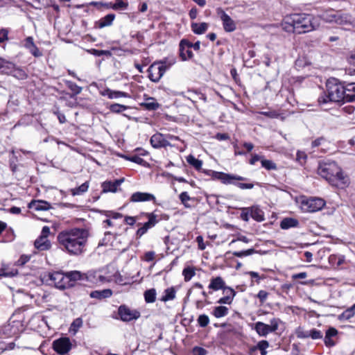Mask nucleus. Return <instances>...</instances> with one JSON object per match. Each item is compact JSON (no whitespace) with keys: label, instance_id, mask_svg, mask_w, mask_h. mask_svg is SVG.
Wrapping results in <instances>:
<instances>
[{"label":"nucleus","instance_id":"obj_1","mask_svg":"<svg viewBox=\"0 0 355 355\" xmlns=\"http://www.w3.org/2000/svg\"><path fill=\"white\" fill-rule=\"evenodd\" d=\"M327 92L318 98V104L322 106L331 102H354L355 101V83H349L343 85L340 83L328 81Z\"/></svg>","mask_w":355,"mask_h":355},{"label":"nucleus","instance_id":"obj_2","mask_svg":"<svg viewBox=\"0 0 355 355\" xmlns=\"http://www.w3.org/2000/svg\"><path fill=\"white\" fill-rule=\"evenodd\" d=\"M283 29L288 33L303 34L319 27L318 19L306 13H293L286 15L282 22Z\"/></svg>","mask_w":355,"mask_h":355},{"label":"nucleus","instance_id":"obj_3","mask_svg":"<svg viewBox=\"0 0 355 355\" xmlns=\"http://www.w3.org/2000/svg\"><path fill=\"white\" fill-rule=\"evenodd\" d=\"M317 173L334 187L343 188L348 184L347 176L343 174L341 168L334 161L320 162Z\"/></svg>","mask_w":355,"mask_h":355},{"label":"nucleus","instance_id":"obj_4","mask_svg":"<svg viewBox=\"0 0 355 355\" xmlns=\"http://www.w3.org/2000/svg\"><path fill=\"white\" fill-rule=\"evenodd\" d=\"M88 232L85 229L75 228L68 231V254L78 256L86 250Z\"/></svg>","mask_w":355,"mask_h":355},{"label":"nucleus","instance_id":"obj_5","mask_svg":"<svg viewBox=\"0 0 355 355\" xmlns=\"http://www.w3.org/2000/svg\"><path fill=\"white\" fill-rule=\"evenodd\" d=\"M210 173H211V175L214 179L220 180L222 183L225 184H234L241 189H251L254 187V184L252 183H241L234 182V180H247L246 178L238 175L225 173L223 172L210 171Z\"/></svg>","mask_w":355,"mask_h":355},{"label":"nucleus","instance_id":"obj_6","mask_svg":"<svg viewBox=\"0 0 355 355\" xmlns=\"http://www.w3.org/2000/svg\"><path fill=\"white\" fill-rule=\"evenodd\" d=\"M175 63V60L166 64V61L163 60L159 62H154L148 69V78L154 83H157L163 76L166 70Z\"/></svg>","mask_w":355,"mask_h":355},{"label":"nucleus","instance_id":"obj_7","mask_svg":"<svg viewBox=\"0 0 355 355\" xmlns=\"http://www.w3.org/2000/svg\"><path fill=\"white\" fill-rule=\"evenodd\" d=\"M325 201L320 198H309L302 200L301 209L304 212H316L321 210L325 205Z\"/></svg>","mask_w":355,"mask_h":355},{"label":"nucleus","instance_id":"obj_8","mask_svg":"<svg viewBox=\"0 0 355 355\" xmlns=\"http://www.w3.org/2000/svg\"><path fill=\"white\" fill-rule=\"evenodd\" d=\"M50 235V228L48 226L43 227L40 236L35 241V248L40 251L48 250L51 244L48 237Z\"/></svg>","mask_w":355,"mask_h":355},{"label":"nucleus","instance_id":"obj_9","mask_svg":"<svg viewBox=\"0 0 355 355\" xmlns=\"http://www.w3.org/2000/svg\"><path fill=\"white\" fill-rule=\"evenodd\" d=\"M118 314L123 322H130L140 317V313L137 310H132L126 305H121L118 309Z\"/></svg>","mask_w":355,"mask_h":355},{"label":"nucleus","instance_id":"obj_10","mask_svg":"<svg viewBox=\"0 0 355 355\" xmlns=\"http://www.w3.org/2000/svg\"><path fill=\"white\" fill-rule=\"evenodd\" d=\"M217 14L220 17L225 32L231 33L236 29L234 21L220 8L217 9Z\"/></svg>","mask_w":355,"mask_h":355},{"label":"nucleus","instance_id":"obj_11","mask_svg":"<svg viewBox=\"0 0 355 355\" xmlns=\"http://www.w3.org/2000/svg\"><path fill=\"white\" fill-rule=\"evenodd\" d=\"M50 284H53L55 287L63 290L66 287L67 282L65 275L60 272H54L49 274Z\"/></svg>","mask_w":355,"mask_h":355},{"label":"nucleus","instance_id":"obj_12","mask_svg":"<svg viewBox=\"0 0 355 355\" xmlns=\"http://www.w3.org/2000/svg\"><path fill=\"white\" fill-rule=\"evenodd\" d=\"M150 144L155 148H166L170 146L171 144L162 133H155L150 137Z\"/></svg>","mask_w":355,"mask_h":355},{"label":"nucleus","instance_id":"obj_13","mask_svg":"<svg viewBox=\"0 0 355 355\" xmlns=\"http://www.w3.org/2000/svg\"><path fill=\"white\" fill-rule=\"evenodd\" d=\"M130 200L132 202L153 201L155 204L156 203V198L153 194L140 191L133 193Z\"/></svg>","mask_w":355,"mask_h":355},{"label":"nucleus","instance_id":"obj_14","mask_svg":"<svg viewBox=\"0 0 355 355\" xmlns=\"http://www.w3.org/2000/svg\"><path fill=\"white\" fill-rule=\"evenodd\" d=\"M124 178L115 180L114 181H105L102 184L103 192H112L115 193L118 187L123 182Z\"/></svg>","mask_w":355,"mask_h":355},{"label":"nucleus","instance_id":"obj_15","mask_svg":"<svg viewBox=\"0 0 355 355\" xmlns=\"http://www.w3.org/2000/svg\"><path fill=\"white\" fill-rule=\"evenodd\" d=\"M53 349L59 355L67 354V338L62 337L53 342Z\"/></svg>","mask_w":355,"mask_h":355},{"label":"nucleus","instance_id":"obj_16","mask_svg":"<svg viewBox=\"0 0 355 355\" xmlns=\"http://www.w3.org/2000/svg\"><path fill=\"white\" fill-rule=\"evenodd\" d=\"M140 105L148 111H155L158 110L161 105L153 97H146L144 96V102L141 103Z\"/></svg>","mask_w":355,"mask_h":355},{"label":"nucleus","instance_id":"obj_17","mask_svg":"<svg viewBox=\"0 0 355 355\" xmlns=\"http://www.w3.org/2000/svg\"><path fill=\"white\" fill-rule=\"evenodd\" d=\"M115 19V15L113 13H110L105 15V17L101 18L99 20L95 21L94 27L96 28H103L107 26H110L112 24L114 20Z\"/></svg>","mask_w":355,"mask_h":355},{"label":"nucleus","instance_id":"obj_18","mask_svg":"<svg viewBox=\"0 0 355 355\" xmlns=\"http://www.w3.org/2000/svg\"><path fill=\"white\" fill-rule=\"evenodd\" d=\"M92 273L83 274L80 271L73 270L68 272V282L77 281V280H87L92 281Z\"/></svg>","mask_w":355,"mask_h":355},{"label":"nucleus","instance_id":"obj_19","mask_svg":"<svg viewBox=\"0 0 355 355\" xmlns=\"http://www.w3.org/2000/svg\"><path fill=\"white\" fill-rule=\"evenodd\" d=\"M225 282L224 279L221 277H212L210 279V283L209 284V289L212 290L214 291L223 290L225 288Z\"/></svg>","mask_w":355,"mask_h":355},{"label":"nucleus","instance_id":"obj_20","mask_svg":"<svg viewBox=\"0 0 355 355\" xmlns=\"http://www.w3.org/2000/svg\"><path fill=\"white\" fill-rule=\"evenodd\" d=\"M24 46L28 49L30 53L35 57L42 56L41 51L35 46L32 37H28L25 40Z\"/></svg>","mask_w":355,"mask_h":355},{"label":"nucleus","instance_id":"obj_21","mask_svg":"<svg viewBox=\"0 0 355 355\" xmlns=\"http://www.w3.org/2000/svg\"><path fill=\"white\" fill-rule=\"evenodd\" d=\"M338 334V330L334 327H329L325 334L324 338V343L328 347H331L335 345V342L332 340L333 337H335Z\"/></svg>","mask_w":355,"mask_h":355},{"label":"nucleus","instance_id":"obj_22","mask_svg":"<svg viewBox=\"0 0 355 355\" xmlns=\"http://www.w3.org/2000/svg\"><path fill=\"white\" fill-rule=\"evenodd\" d=\"M352 16L347 13H343L337 10L335 23L339 25H346L352 23Z\"/></svg>","mask_w":355,"mask_h":355},{"label":"nucleus","instance_id":"obj_23","mask_svg":"<svg viewBox=\"0 0 355 355\" xmlns=\"http://www.w3.org/2000/svg\"><path fill=\"white\" fill-rule=\"evenodd\" d=\"M176 297V290L173 286L167 288L162 293V295L159 299L161 302H166L173 300Z\"/></svg>","mask_w":355,"mask_h":355},{"label":"nucleus","instance_id":"obj_24","mask_svg":"<svg viewBox=\"0 0 355 355\" xmlns=\"http://www.w3.org/2000/svg\"><path fill=\"white\" fill-rule=\"evenodd\" d=\"M254 330L260 336L263 337H266L271 333L269 325L262 322H257L254 324Z\"/></svg>","mask_w":355,"mask_h":355},{"label":"nucleus","instance_id":"obj_25","mask_svg":"<svg viewBox=\"0 0 355 355\" xmlns=\"http://www.w3.org/2000/svg\"><path fill=\"white\" fill-rule=\"evenodd\" d=\"M112 295V291L110 288L103 289L102 291H92L89 294V296L92 298H96L98 300H102L105 298H108L111 297Z\"/></svg>","mask_w":355,"mask_h":355},{"label":"nucleus","instance_id":"obj_26","mask_svg":"<svg viewBox=\"0 0 355 355\" xmlns=\"http://www.w3.org/2000/svg\"><path fill=\"white\" fill-rule=\"evenodd\" d=\"M209 25L206 22L196 23L192 22L191 24V31L196 35H202L205 33L208 29Z\"/></svg>","mask_w":355,"mask_h":355},{"label":"nucleus","instance_id":"obj_27","mask_svg":"<svg viewBox=\"0 0 355 355\" xmlns=\"http://www.w3.org/2000/svg\"><path fill=\"white\" fill-rule=\"evenodd\" d=\"M329 263L334 268H338L345 262V256L340 254H331L329 257Z\"/></svg>","mask_w":355,"mask_h":355},{"label":"nucleus","instance_id":"obj_28","mask_svg":"<svg viewBox=\"0 0 355 355\" xmlns=\"http://www.w3.org/2000/svg\"><path fill=\"white\" fill-rule=\"evenodd\" d=\"M299 221L293 218H285L280 223V227L282 230H288L291 227H297Z\"/></svg>","mask_w":355,"mask_h":355},{"label":"nucleus","instance_id":"obj_29","mask_svg":"<svg viewBox=\"0 0 355 355\" xmlns=\"http://www.w3.org/2000/svg\"><path fill=\"white\" fill-rule=\"evenodd\" d=\"M15 66L12 62L0 59V71L2 73L10 75Z\"/></svg>","mask_w":355,"mask_h":355},{"label":"nucleus","instance_id":"obj_30","mask_svg":"<svg viewBox=\"0 0 355 355\" xmlns=\"http://www.w3.org/2000/svg\"><path fill=\"white\" fill-rule=\"evenodd\" d=\"M251 217L258 222L264 220L263 211L258 207L252 206L250 208Z\"/></svg>","mask_w":355,"mask_h":355},{"label":"nucleus","instance_id":"obj_31","mask_svg":"<svg viewBox=\"0 0 355 355\" xmlns=\"http://www.w3.org/2000/svg\"><path fill=\"white\" fill-rule=\"evenodd\" d=\"M103 96H107L109 98H118L121 97H127V93L121 91H113L110 89H106L102 93Z\"/></svg>","mask_w":355,"mask_h":355},{"label":"nucleus","instance_id":"obj_32","mask_svg":"<svg viewBox=\"0 0 355 355\" xmlns=\"http://www.w3.org/2000/svg\"><path fill=\"white\" fill-rule=\"evenodd\" d=\"M336 12L337 10H326L321 15V18L325 22L335 23V20L336 18Z\"/></svg>","mask_w":355,"mask_h":355},{"label":"nucleus","instance_id":"obj_33","mask_svg":"<svg viewBox=\"0 0 355 355\" xmlns=\"http://www.w3.org/2000/svg\"><path fill=\"white\" fill-rule=\"evenodd\" d=\"M141 214L148 218V221L146 223H149L153 225H157L162 220V217L157 214L155 211L142 212Z\"/></svg>","mask_w":355,"mask_h":355},{"label":"nucleus","instance_id":"obj_34","mask_svg":"<svg viewBox=\"0 0 355 355\" xmlns=\"http://www.w3.org/2000/svg\"><path fill=\"white\" fill-rule=\"evenodd\" d=\"M187 162L192 166L196 170L200 171L202 169V161L196 159L193 155H189L187 157Z\"/></svg>","mask_w":355,"mask_h":355},{"label":"nucleus","instance_id":"obj_35","mask_svg":"<svg viewBox=\"0 0 355 355\" xmlns=\"http://www.w3.org/2000/svg\"><path fill=\"white\" fill-rule=\"evenodd\" d=\"M144 296L146 303H153L156 300V290L155 288L148 289L144 292Z\"/></svg>","mask_w":355,"mask_h":355},{"label":"nucleus","instance_id":"obj_36","mask_svg":"<svg viewBox=\"0 0 355 355\" xmlns=\"http://www.w3.org/2000/svg\"><path fill=\"white\" fill-rule=\"evenodd\" d=\"M82 89V87L78 86L76 83L68 80V89L70 90V93L68 92V95H69L71 98L80 94Z\"/></svg>","mask_w":355,"mask_h":355},{"label":"nucleus","instance_id":"obj_37","mask_svg":"<svg viewBox=\"0 0 355 355\" xmlns=\"http://www.w3.org/2000/svg\"><path fill=\"white\" fill-rule=\"evenodd\" d=\"M88 188H89V182L87 181H86L85 182L82 184L78 187L71 189V195L72 196L82 195L88 190Z\"/></svg>","mask_w":355,"mask_h":355},{"label":"nucleus","instance_id":"obj_38","mask_svg":"<svg viewBox=\"0 0 355 355\" xmlns=\"http://www.w3.org/2000/svg\"><path fill=\"white\" fill-rule=\"evenodd\" d=\"M212 313L216 318H220L228 314V309L224 306H216Z\"/></svg>","mask_w":355,"mask_h":355},{"label":"nucleus","instance_id":"obj_39","mask_svg":"<svg viewBox=\"0 0 355 355\" xmlns=\"http://www.w3.org/2000/svg\"><path fill=\"white\" fill-rule=\"evenodd\" d=\"M182 275L185 282H189L193 277L196 275V270L194 267L187 266L182 270Z\"/></svg>","mask_w":355,"mask_h":355},{"label":"nucleus","instance_id":"obj_40","mask_svg":"<svg viewBox=\"0 0 355 355\" xmlns=\"http://www.w3.org/2000/svg\"><path fill=\"white\" fill-rule=\"evenodd\" d=\"M83 326V320L80 318L75 319L71 324L70 327L68 330L69 332L73 335L77 333L78 329Z\"/></svg>","mask_w":355,"mask_h":355},{"label":"nucleus","instance_id":"obj_41","mask_svg":"<svg viewBox=\"0 0 355 355\" xmlns=\"http://www.w3.org/2000/svg\"><path fill=\"white\" fill-rule=\"evenodd\" d=\"M29 207L38 211L46 210L49 208V205L44 201H33L30 203Z\"/></svg>","mask_w":355,"mask_h":355},{"label":"nucleus","instance_id":"obj_42","mask_svg":"<svg viewBox=\"0 0 355 355\" xmlns=\"http://www.w3.org/2000/svg\"><path fill=\"white\" fill-rule=\"evenodd\" d=\"M156 225H153L149 223H144L143 225L139 228L136 232V236L137 238L141 237L144 234H145L148 230L154 227Z\"/></svg>","mask_w":355,"mask_h":355},{"label":"nucleus","instance_id":"obj_43","mask_svg":"<svg viewBox=\"0 0 355 355\" xmlns=\"http://www.w3.org/2000/svg\"><path fill=\"white\" fill-rule=\"evenodd\" d=\"M10 75L18 80H24L27 78L26 73L23 69L16 66H15Z\"/></svg>","mask_w":355,"mask_h":355},{"label":"nucleus","instance_id":"obj_44","mask_svg":"<svg viewBox=\"0 0 355 355\" xmlns=\"http://www.w3.org/2000/svg\"><path fill=\"white\" fill-rule=\"evenodd\" d=\"M261 166L267 171H275L277 169L276 163L270 159H266L264 157L261 159Z\"/></svg>","mask_w":355,"mask_h":355},{"label":"nucleus","instance_id":"obj_45","mask_svg":"<svg viewBox=\"0 0 355 355\" xmlns=\"http://www.w3.org/2000/svg\"><path fill=\"white\" fill-rule=\"evenodd\" d=\"M128 7L127 0H115V3H113V10H126Z\"/></svg>","mask_w":355,"mask_h":355},{"label":"nucleus","instance_id":"obj_46","mask_svg":"<svg viewBox=\"0 0 355 355\" xmlns=\"http://www.w3.org/2000/svg\"><path fill=\"white\" fill-rule=\"evenodd\" d=\"M179 199L180 200L181 202L183 204L184 207H186V208L191 207V205L188 203V201L191 200V198L187 191L182 192L179 196Z\"/></svg>","mask_w":355,"mask_h":355},{"label":"nucleus","instance_id":"obj_47","mask_svg":"<svg viewBox=\"0 0 355 355\" xmlns=\"http://www.w3.org/2000/svg\"><path fill=\"white\" fill-rule=\"evenodd\" d=\"M269 347V343L267 340H263L259 341L257 345H255V349H258L261 352V355H266L267 352L266 349Z\"/></svg>","mask_w":355,"mask_h":355},{"label":"nucleus","instance_id":"obj_48","mask_svg":"<svg viewBox=\"0 0 355 355\" xmlns=\"http://www.w3.org/2000/svg\"><path fill=\"white\" fill-rule=\"evenodd\" d=\"M309 331L305 330L303 327H299L295 329V335L298 338H309Z\"/></svg>","mask_w":355,"mask_h":355},{"label":"nucleus","instance_id":"obj_49","mask_svg":"<svg viewBox=\"0 0 355 355\" xmlns=\"http://www.w3.org/2000/svg\"><path fill=\"white\" fill-rule=\"evenodd\" d=\"M128 109V106L119 103H114L110 105V110L114 113H120Z\"/></svg>","mask_w":355,"mask_h":355},{"label":"nucleus","instance_id":"obj_50","mask_svg":"<svg viewBox=\"0 0 355 355\" xmlns=\"http://www.w3.org/2000/svg\"><path fill=\"white\" fill-rule=\"evenodd\" d=\"M127 159L132 162L144 166H146V164H148L147 162L143 158L140 157L139 156H138L137 155H133L127 157Z\"/></svg>","mask_w":355,"mask_h":355},{"label":"nucleus","instance_id":"obj_51","mask_svg":"<svg viewBox=\"0 0 355 355\" xmlns=\"http://www.w3.org/2000/svg\"><path fill=\"white\" fill-rule=\"evenodd\" d=\"M193 43L189 42L188 40L182 39L179 45L180 51H181V54L184 55V51L185 49H191L193 48Z\"/></svg>","mask_w":355,"mask_h":355},{"label":"nucleus","instance_id":"obj_52","mask_svg":"<svg viewBox=\"0 0 355 355\" xmlns=\"http://www.w3.org/2000/svg\"><path fill=\"white\" fill-rule=\"evenodd\" d=\"M255 250L254 248H250L246 250L241 251H234L232 252V254L237 257H243L251 255L255 252Z\"/></svg>","mask_w":355,"mask_h":355},{"label":"nucleus","instance_id":"obj_53","mask_svg":"<svg viewBox=\"0 0 355 355\" xmlns=\"http://www.w3.org/2000/svg\"><path fill=\"white\" fill-rule=\"evenodd\" d=\"M323 337V334L320 330L317 329H311L309 330V338H312L313 340L321 339Z\"/></svg>","mask_w":355,"mask_h":355},{"label":"nucleus","instance_id":"obj_54","mask_svg":"<svg viewBox=\"0 0 355 355\" xmlns=\"http://www.w3.org/2000/svg\"><path fill=\"white\" fill-rule=\"evenodd\" d=\"M89 52L90 53H92V55H94L95 56H98V57H100L102 55L111 56V55H112L111 52L110 51H107V50H99V49H92L89 50Z\"/></svg>","mask_w":355,"mask_h":355},{"label":"nucleus","instance_id":"obj_55","mask_svg":"<svg viewBox=\"0 0 355 355\" xmlns=\"http://www.w3.org/2000/svg\"><path fill=\"white\" fill-rule=\"evenodd\" d=\"M113 234L111 232H105L104 237L98 243V246L107 245L111 241V236Z\"/></svg>","mask_w":355,"mask_h":355},{"label":"nucleus","instance_id":"obj_56","mask_svg":"<svg viewBox=\"0 0 355 355\" xmlns=\"http://www.w3.org/2000/svg\"><path fill=\"white\" fill-rule=\"evenodd\" d=\"M354 315V312L350 308H348L339 315V319L347 320L353 318Z\"/></svg>","mask_w":355,"mask_h":355},{"label":"nucleus","instance_id":"obj_57","mask_svg":"<svg viewBox=\"0 0 355 355\" xmlns=\"http://www.w3.org/2000/svg\"><path fill=\"white\" fill-rule=\"evenodd\" d=\"M198 323L201 327H207L209 323V318L208 315L205 314L200 315L198 318Z\"/></svg>","mask_w":355,"mask_h":355},{"label":"nucleus","instance_id":"obj_58","mask_svg":"<svg viewBox=\"0 0 355 355\" xmlns=\"http://www.w3.org/2000/svg\"><path fill=\"white\" fill-rule=\"evenodd\" d=\"M280 322H281V320L279 318H274L270 320V324H268V325H269L270 330L271 333L275 332L277 330Z\"/></svg>","mask_w":355,"mask_h":355},{"label":"nucleus","instance_id":"obj_59","mask_svg":"<svg viewBox=\"0 0 355 355\" xmlns=\"http://www.w3.org/2000/svg\"><path fill=\"white\" fill-rule=\"evenodd\" d=\"M17 274L16 270H10L8 268H0V276L12 277Z\"/></svg>","mask_w":355,"mask_h":355},{"label":"nucleus","instance_id":"obj_60","mask_svg":"<svg viewBox=\"0 0 355 355\" xmlns=\"http://www.w3.org/2000/svg\"><path fill=\"white\" fill-rule=\"evenodd\" d=\"M307 155L304 152L297 151L296 154V160L301 164H304L306 162Z\"/></svg>","mask_w":355,"mask_h":355},{"label":"nucleus","instance_id":"obj_61","mask_svg":"<svg viewBox=\"0 0 355 355\" xmlns=\"http://www.w3.org/2000/svg\"><path fill=\"white\" fill-rule=\"evenodd\" d=\"M180 56L182 60L185 61L192 58L193 54L190 49H185V50L184 51V55L181 54V51H180Z\"/></svg>","mask_w":355,"mask_h":355},{"label":"nucleus","instance_id":"obj_62","mask_svg":"<svg viewBox=\"0 0 355 355\" xmlns=\"http://www.w3.org/2000/svg\"><path fill=\"white\" fill-rule=\"evenodd\" d=\"M193 355H207V351L201 347L196 346L192 349Z\"/></svg>","mask_w":355,"mask_h":355},{"label":"nucleus","instance_id":"obj_63","mask_svg":"<svg viewBox=\"0 0 355 355\" xmlns=\"http://www.w3.org/2000/svg\"><path fill=\"white\" fill-rule=\"evenodd\" d=\"M234 298H232V296H228L226 295L225 296L220 297L217 303L220 304H231Z\"/></svg>","mask_w":355,"mask_h":355},{"label":"nucleus","instance_id":"obj_64","mask_svg":"<svg viewBox=\"0 0 355 355\" xmlns=\"http://www.w3.org/2000/svg\"><path fill=\"white\" fill-rule=\"evenodd\" d=\"M268 296V293L266 291L261 290L257 295V297L259 298L261 303H263Z\"/></svg>","mask_w":355,"mask_h":355}]
</instances>
